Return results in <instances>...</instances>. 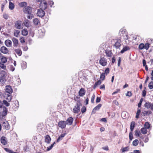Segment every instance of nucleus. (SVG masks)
I'll return each instance as SVG.
<instances>
[{
	"instance_id": "1",
	"label": "nucleus",
	"mask_w": 153,
	"mask_h": 153,
	"mask_svg": "<svg viewBox=\"0 0 153 153\" xmlns=\"http://www.w3.org/2000/svg\"><path fill=\"white\" fill-rule=\"evenodd\" d=\"M23 11L25 13L27 14V17L28 19H31L34 17L31 7L27 6L23 9Z\"/></svg>"
},
{
	"instance_id": "2",
	"label": "nucleus",
	"mask_w": 153,
	"mask_h": 153,
	"mask_svg": "<svg viewBox=\"0 0 153 153\" xmlns=\"http://www.w3.org/2000/svg\"><path fill=\"white\" fill-rule=\"evenodd\" d=\"M3 111L0 112V119L1 120H3L5 119L7 114V109L6 107L4 106L3 107Z\"/></svg>"
},
{
	"instance_id": "3",
	"label": "nucleus",
	"mask_w": 153,
	"mask_h": 153,
	"mask_svg": "<svg viewBox=\"0 0 153 153\" xmlns=\"http://www.w3.org/2000/svg\"><path fill=\"white\" fill-rule=\"evenodd\" d=\"M81 105L80 102H78L76 105L74 107L73 109L74 112L75 113H78L80 110V106Z\"/></svg>"
},
{
	"instance_id": "4",
	"label": "nucleus",
	"mask_w": 153,
	"mask_h": 153,
	"mask_svg": "<svg viewBox=\"0 0 153 153\" xmlns=\"http://www.w3.org/2000/svg\"><path fill=\"white\" fill-rule=\"evenodd\" d=\"M47 4L46 1L45 0L42 1L40 4V9L45 10L47 8Z\"/></svg>"
},
{
	"instance_id": "5",
	"label": "nucleus",
	"mask_w": 153,
	"mask_h": 153,
	"mask_svg": "<svg viewBox=\"0 0 153 153\" xmlns=\"http://www.w3.org/2000/svg\"><path fill=\"white\" fill-rule=\"evenodd\" d=\"M99 63L102 66H105L107 63V59L104 57H101L100 59Z\"/></svg>"
},
{
	"instance_id": "6",
	"label": "nucleus",
	"mask_w": 153,
	"mask_h": 153,
	"mask_svg": "<svg viewBox=\"0 0 153 153\" xmlns=\"http://www.w3.org/2000/svg\"><path fill=\"white\" fill-rule=\"evenodd\" d=\"M15 26L17 29H22V26L23 23L21 21H17L15 23Z\"/></svg>"
},
{
	"instance_id": "7",
	"label": "nucleus",
	"mask_w": 153,
	"mask_h": 153,
	"mask_svg": "<svg viewBox=\"0 0 153 153\" xmlns=\"http://www.w3.org/2000/svg\"><path fill=\"white\" fill-rule=\"evenodd\" d=\"M45 14V11L43 10L40 9L38 10L37 13V16L42 18L44 16Z\"/></svg>"
},
{
	"instance_id": "8",
	"label": "nucleus",
	"mask_w": 153,
	"mask_h": 153,
	"mask_svg": "<svg viewBox=\"0 0 153 153\" xmlns=\"http://www.w3.org/2000/svg\"><path fill=\"white\" fill-rule=\"evenodd\" d=\"M3 96L5 99L8 102H10L12 99L11 95L10 94L4 93Z\"/></svg>"
},
{
	"instance_id": "9",
	"label": "nucleus",
	"mask_w": 153,
	"mask_h": 153,
	"mask_svg": "<svg viewBox=\"0 0 153 153\" xmlns=\"http://www.w3.org/2000/svg\"><path fill=\"white\" fill-rule=\"evenodd\" d=\"M115 42L114 44V46L115 48L117 49L119 48L121 46V41L120 39H116Z\"/></svg>"
},
{
	"instance_id": "10",
	"label": "nucleus",
	"mask_w": 153,
	"mask_h": 153,
	"mask_svg": "<svg viewBox=\"0 0 153 153\" xmlns=\"http://www.w3.org/2000/svg\"><path fill=\"white\" fill-rule=\"evenodd\" d=\"M13 91L10 86L7 85L6 86L5 92L6 94H11Z\"/></svg>"
},
{
	"instance_id": "11",
	"label": "nucleus",
	"mask_w": 153,
	"mask_h": 153,
	"mask_svg": "<svg viewBox=\"0 0 153 153\" xmlns=\"http://www.w3.org/2000/svg\"><path fill=\"white\" fill-rule=\"evenodd\" d=\"M12 40L13 43V46L14 48H17L18 47L19 45L18 40L14 37L12 39Z\"/></svg>"
},
{
	"instance_id": "12",
	"label": "nucleus",
	"mask_w": 153,
	"mask_h": 153,
	"mask_svg": "<svg viewBox=\"0 0 153 153\" xmlns=\"http://www.w3.org/2000/svg\"><path fill=\"white\" fill-rule=\"evenodd\" d=\"M2 126L5 129L7 130L9 129L10 127L8 123L6 120L3 122Z\"/></svg>"
},
{
	"instance_id": "13",
	"label": "nucleus",
	"mask_w": 153,
	"mask_h": 153,
	"mask_svg": "<svg viewBox=\"0 0 153 153\" xmlns=\"http://www.w3.org/2000/svg\"><path fill=\"white\" fill-rule=\"evenodd\" d=\"M1 52L4 54H6L9 51L8 49L5 46L1 47L0 49Z\"/></svg>"
},
{
	"instance_id": "14",
	"label": "nucleus",
	"mask_w": 153,
	"mask_h": 153,
	"mask_svg": "<svg viewBox=\"0 0 153 153\" xmlns=\"http://www.w3.org/2000/svg\"><path fill=\"white\" fill-rule=\"evenodd\" d=\"M66 123L64 121H61L58 123V126L62 128H65Z\"/></svg>"
},
{
	"instance_id": "15",
	"label": "nucleus",
	"mask_w": 153,
	"mask_h": 153,
	"mask_svg": "<svg viewBox=\"0 0 153 153\" xmlns=\"http://www.w3.org/2000/svg\"><path fill=\"white\" fill-rule=\"evenodd\" d=\"M23 24L27 28L30 27L31 25L30 21L27 19L25 20L24 22H23Z\"/></svg>"
},
{
	"instance_id": "16",
	"label": "nucleus",
	"mask_w": 153,
	"mask_h": 153,
	"mask_svg": "<svg viewBox=\"0 0 153 153\" xmlns=\"http://www.w3.org/2000/svg\"><path fill=\"white\" fill-rule=\"evenodd\" d=\"M6 81L5 75H1L0 76V82L2 84L4 83Z\"/></svg>"
},
{
	"instance_id": "17",
	"label": "nucleus",
	"mask_w": 153,
	"mask_h": 153,
	"mask_svg": "<svg viewBox=\"0 0 153 153\" xmlns=\"http://www.w3.org/2000/svg\"><path fill=\"white\" fill-rule=\"evenodd\" d=\"M73 119L72 117H69L65 122L67 124L71 125L73 123Z\"/></svg>"
},
{
	"instance_id": "18",
	"label": "nucleus",
	"mask_w": 153,
	"mask_h": 153,
	"mask_svg": "<svg viewBox=\"0 0 153 153\" xmlns=\"http://www.w3.org/2000/svg\"><path fill=\"white\" fill-rule=\"evenodd\" d=\"M1 143L4 145H6L7 143L6 138L4 137H2L1 140Z\"/></svg>"
},
{
	"instance_id": "19",
	"label": "nucleus",
	"mask_w": 153,
	"mask_h": 153,
	"mask_svg": "<svg viewBox=\"0 0 153 153\" xmlns=\"http://www.w3.org/2000/svg\"><path fill=\"white\" fill-rule=\"evenodd\" d=\"M6 45L8 47H10L12 46V42L10 40H6L5 42Z\"/></svg>"
},
{
	"instance_id": "20",
	"label": "nucleus",
	"mask_w": 153,
	"mask_h": 153,
	"mask_svg": "<svg viewBox=\"0 0 153 153\" xmlns=\"http://www.w3.org/2000/svg\"><path fill=\"white\" fill-rule=\"evenodd\" d=\"M15 53L19 56H21L22 53L21 50L20 48L15 49H14Z\"/></svg>"
},
{
	"instance_id": "21",
	"label": "nucleus",
	"mask_w": 153,
	"mask_h": 153,
	"mask_svg": "<svg viewBox=\"0 0 153 153\" xmlns=\"http://www.w3.org/2000/svg\"><path fill=\"white\" fill-rule=\"evenodd\" d=\"M38 31L40 37H42L44 35L45 33V29H39Z\"/></svg>"
},
{
	"instance_id": "22",
	"label": "nucleus",
	"mask_w": 153,
	"mask_h": 153,
	"mask_svg": "<svg viewBox=\"0 0 153 153\" xmlns=\"http://www.w3.org/2000/svg\"><path fill=\"white\" fill-rule=\"evenodd\" d=\"M101 106L102 105L101 104H99L97 106L93 109L92 111V112L95 113V111L97 110H99Z\"/></svg>"
},
{
	"instance_id": "23",
	"label": "nucleus",
	"mask_w": 153,
	"mask_h": 153,
	"mask_svg": "<svg viewBox=\"0 0 153 153\" xmlns=\"http://www.w3.org/2000/svg\"><path fill=\"white\" fill-rule=\"evenodd\" d=\"M51 140V138L48 135H46L45 137V142L47 143H49Z\"/></svg>"
},
{
	"instance_id": "24",
	"label": "nucleus",
	"mask_w": 153,
	"mask_h": 153,
	"mask_svg": "<svg viewBox=\"0 0 153 153\" xmlns=\"http://www.w3.org/2000/svg\"><path fill=\"white\" fill-rule=\"evenodd\" d=\"M142 113L143 114V116H145L146 115H147L151 114L152 113V112L150 111H143L142 112Z\"/></svg>"
},
{
	"instance_id": "25",
	"label": "nucleus",
	"mask_w": 153,
	"mask_h": 153,
	"mask_svg": "<svg viewBox=\"0 0 153 153\" xmlns=\"http://www.w3.org/2000/svg\"><path fill=\"white\" fill-rule=\"evenodd\" d=\"M66 134V133L62 134L58 138L57 140V142H59V141L62 140L63 137Z\"/></svg>"
},
{
	"instance_id": "26",
	"label": "nucleus",
	"mask_w": 153,
	"mask_h": 153,
	"mask_svg": "<svg viewBox=\"0 0 153 153\" xmlns=\"http://www.w3.org/2000/svg\"><path fill=\"white\" fill-rule=\"evenodd\" d=\"M135 123L134 121H132L131 122L130 125V130L131 131H132L135 127Z\"/></svg>"
},
{
	"instance_id": "27",
	"label": "nucleus",
	"mask_w": 153,
	"mask_h": 153,
	"mask_svg": "<svg viewBox=\"0 0 153 153\" xmlns=\"http://www.w3.org/2000/svg\"><path fill=\"white\" fill-rule=\"evenodd\" d=\"M130 48L129 47L125 46L124 47L123 49L121 51L120 53H123L125 52L130 50Z\"/></svg>"
},
{
	"instance_id": "28",
	"label": "nucleus",
	"mask_w": 153,
	"mask_h": 153,
	"mask_svg": "<svg viewBox=\"0 0 153 153\" xmlns=\"http://www.w3.org/2000/svg\"><path fill=\"white\" fill-rule=\"evenodd\" d=\"M79 95L80 96H83L85 94V92L83 88H81L79 92Z\"/></svg>"
},
{
	"instance_id": "29",
	"label": "nucleus",
	"mask_w": 153,
	"mask_h": 153,
	"mask_svg": "<svg viewBox=\"0 0 153 153\" xmlns=\"http://www.w3.org/2000/svg\"><path fill=\"white\" fill-rule=\"evenodd\" d=\"M1 62H1L3 63H6L7 61V58L4 56H2L1 58Z\"/></svg>"
},
{
	"instance_id": "30",
	"label": "nucleus",
	"mask_w": 153,
	"mask_h": 153,
	"mask_svg": "<svg viewBox=\"0 0 153 153\" xmlns=\"http://www.w3.org/2000/svg\"><path fill=\"white\" fill-rule=\"evenodd\" d=\"M141 132L143 134H146L147 133V128L145 127H143L140 129Z\"/></svg>"
},
{
	"instance_id": "31",
	"label": "nucleus",
	"mask_w": 153,
	"mask_h": 153,
	"mask_svg": "<svg viewBox=\"0 0 153 153\" xmlns=\"http://www.w3.org/2000/svg\"><path fill=\"white\" fill-rule=\"evenodd\" d=\"M14 4L11 2L10 1L9 6V8L11 10H12L14 9Z\"/></svg>"
},
{
	"instance_id": "32",
	"label": "nucleus",
	"mask_w": 153,
	"mask_h": 153,
	"mask_svg": "<svg viewBox=\"0 0 153 153\" xmlns=\"http://www.w3.org/2000/svg\"><path fill=\"white\" fill-rule=\"evenodd\" d=\"M34 24L36 25H38L40 23V22L37 18H35L33 20Z\"/></svg>"
},
{
	"instance_id": "33",
	"label": "nucleus",
	"mask_w": 153,
	"mask_h": 153,
	"mask_svg": "<svg viewBox=\"0 0 153 153\" xmlns=\"http://www.w3.org/2000/svg\"><path fill=\"white\" fill-rule=\"evenodd\" d=\"M28 31L27 29H23L22 31V34L24 36H26L28 34Z\"/></svg>"
},
{
	"instance_id": "34",
	"label": "nucleus",
	"mask_w": 153,
	"mask_h": 153,
	"mask_svg": "<svg viewBox=\"0 0 153 153\" xmlns=\"http://www.w3.org/2000/svg\"><path fill=\"white\" fill-rule=\"evenodd\" d=\"M152 104V103H150L149 102H146L144 104V106L145 107H146L147 108H150Z\"/></svg>"
},
{
	"instance_id": "35",
	"label": "nucleus",
	"mask_w": 153,
	"mask_h": 153,
	"mask_svg": "<svg viewBox=\"0 0 153 153\" xmlns=\"http://www.w3.org/2000/svg\"><path fill=\"white\" fill-rule=\"evenodd\" d=\"M101 82V81L100 80H99L97 82H95L94 86V88L95 89L97 85H100Z\"/></svg>"
},
{
	"instance_id": "36",
	"label": "nucleus",
	"mask_w": 153,
	"mask_h": 153,
	"mask_svg": "<svg viewBox=\"0 0 153 153\" xmlns=\"http://www.w3.org/2000/svg\"><path fill=\"white\" fill-rule=\"evenodd\" d=\"M129 148L128 146L124 147L121 149L122 152H124L128 151L129 150Z\"/></svg>"
},
{
	"instance_id": "37",
	"label": "nucleus",
	"mask_w": 153,
	"mask_h": 153,
	"mask_svg": "<svg viewBox=\"0 0 153 153\" xmlns=\"http://www.w3.org/2000/svg\"><path fill=\"white\" fill-rule=\"evenodd\" d=\"M105 53L106 55L108 57H111V51L108 50H106L105 51Z\"/></svg>"
},
{
	"instance_id": "38",
	"label": "nucleus",
	"mask_w": 153,
	"mask_h": 153,
	"mask_svg": "<svg viewBox=\"0 0 153 153\" xmlns=\"http://www.w3.org/2000/svg\"><path fill=\"white\" fill-rule=\"evenodd\" d=\"M138 140L137 139H136L133 141L132 144L133 146H136L138 145Z\"/></svg>"
},
{
	"instance_id": "39",
	"label": "nucleus",
	"mask_w": 153,
	"mask_h": 153,
	"mask_svg": "<svg viewBox=\"0 0 153 153\" xmlns=\"http://www.w3.org/2000/svg\"><path fill=\"white\" fill-rule=\"evenodd\" d=\"M141 112V110L140 109H138L137 110V111L136 113V116L135 117L137 119H138L139 118V115Z\"/></svg>"
},
{
	"instance_id": "40",
	"label": "nucleus",
	"mask_w": 153,
	"mask_h": 153,
	"mask_svg": "<svg viewBox=\"0 0 153 153\" xmlns=\"http://www.w3.org/2000/svg\"><path fill=\"white\" fill-rule=\"evenodd\" d=\"M20 33V31L18 30H16L14 32V35L16 37L18 36L19 34Z\"/></svg>"
},
{
	"instance_id": "41",
	"label": "nucleus",
	"mask_w": 153,
	"mask_h": 153,
	"mask_svg": "<svg viewBox=\"0 0 153 153\" xmlns=\"http://www.w3.org/2000/svg\"><path fill=\"white\" fill-rule=\"evenodd\" d=\"M144 126L146 128L149 129L150 128V124L148 122H146L144 125Z\"/></svg>"
},
{
	"instance_id": "42",
	"label": "nucleus",
	"mask_w": 153,
	"mask_h": 153,
	"mask_svg": "<svg viewBox=\"0 0 153 153\" xmlns=\"http://www.w3.org/2000/svg\"><path fill=\"white\" fill-rule=\"evenodd\" d=\"M0 67L3 69H6V67L5 65L4 64V63L0 62Z\"/></svg>"
},
{
	"instance_id": "43",
	"label": "nucleus",
	"mask_w": 153,
	"mask_h": 153,
	"mask_svg": "<svg viewBox=\"0 0 153 153\" xmlns=\"http://www.w3.org/2000/svg\"><path fill=\"white\" fill-rule=\"evenodd\" d=\"M3 104H4L6 106H10V104L6 100H4L3 101Z\"/></svg>"
},
{
	"instance_id": "44",
	"label": "nucleus",
	"mask_w": 153,
	"mask_h": 153,
	"mask_svg": "<svg viewBox=\"0 0 153 153\" xmlns=\"http://www.w3.org/2000/svg\"><path fill=\"white\" fill-rule=\"evenodd\" d=\"M144 45L143 43L140 44L139 46V48L140 49L142 50L144 49Z\"/></svg>"
},
{
	"instance_id": "45",
	"label": "nucleus",
	"mask_w": 153,
	"mask_h": 153,
	"mask_svg": "<svg viewBox=\"0 0 153 153\" xmlns=\"http://www.w3.org/2000/svg\"><path fill=\"white\" fill-rule=\"evenodd\" d=\"M149 87L150 89L153 88V82H151L149 84Z\"/></svg>"
},
{
	"instance_id": "46",
	"label": "nucleus",
	"mask_w": 153,
	"mask_h": 153,
	"mask_svg": "<svg viewBox=\"0 0 153 153\" xmlns=\"http://www.w3.org/2000/svg\"><path fill=\"white\" fill-rule=\"evenodd\" d=\"M105 78V73H102L100 75V78L102 80H103Z\"/></svg>"
},
{
	"instance_id": "47",
	"label": "nucleus",
	"mask_w": 153,
	"mask_h": 153,
	"mask_svg": "<svg viewBox=\"0 0 153 153\" xmlns=\"http://www.w3.org/2000/svg\"><path fill=\"white\" fill-rule=\"evenodd\" d=\"M149 43H147L144 45V49H146V50H147L149 47Z\"/></svg>"
},
{
	"instance_id": "48",
	"label": "nucleus",
	"mask_w": 153,
	"mask_h": 153,
	"mask_svg": "<svg viewBox=\"0 0 153 153\" xmlns=\"http://www.w3.org/2000/svg\"><path fill=\"white\" fill-rule=\"evenodd\" d=\"M140 132L139 131L136 130L135 132V135L136 136L139 137L140 134Z\"/></svg>"
},
{
	"instance_id": "49",
	"label": "nucleus",
	"mask_w": 153,
	"mask_h": 153,
	"mask_svg": "<svg viewBox=\"0 0 153 153\" xmlns=\"http://www.w3.org/2000/svg\"><path fill=\"white\" fill-rule=\"evenodd\" d=\"M143 100V99L142 98H141L139 102L138 103V106L139 108H140L141 107L142 103Z\"/></svg>"
},
{
	"instance_id": "50",
	"label": "nucleus",
	"mask_w": 153,
	"mask_h": 153,
	"mask_svg": "<svg viewBox=\"0 0 153 153\" xmlns=\"http://www.w3.org/2000/svg\"><path fill=\"white\" fill-rule=\"evenodd\" d=\"M147 42L149 44H151L153 42V39L151 38H149L147 39Z\"/></svg>"
},
{
	"instance_id": "51",
	"label": "nucleus",
	"mask_w": 153,
	"mask_h": 153,
	"mask_svg": "<svg viewBox=\"0 0 153 153\" xmlns=\"http://www.w3.org/2000/svg\"><path fill=\"white\" fill-rule=\"evenodd\" d=\"M129 138L130 140H132L133 139V134L132 131L130 132L129 134Z\"/></svg>"
},
{
	"instance_id": "52",
	"label": "nucleus",
	"mask_w": 153,
	"mask_h": 153,
	"mask_svg": "<svg viewBox=\"0 0 153 153\" xmlns=\"http://www.w3.org/2000/svg\"><path fill=\"white\" fill-rule=\"evenodd\" d=\"M27 3L25 2H23L20 3V6L22 7H23L27 5Z\"/></svg>"
},
{
	"instance_id": "53",
	"label": "nucleus",
	"mask_w": 153,
	"mask_h": 153,
	"mask_svg": "<svg viewBox=\"0 0 153 153\" xmlns=\"http://www.w3.org/2000/svg\"><path fill=\"white\" fill-rule=\"evenodd\" d=\"M118 63L117 65L119 67L120 66V64L121 61V58L120 57H119L117 59Z\"/></svg>"
},
{
	"instance_id": "54",
	"label": "nucleus",
	"mask_w": 153,
	"mask_h": 153,
	"mask_svg": "<svg viewBox=\"0 0 153 153\" xmlns=\"http://www.w3.org/2000/svg\"><path fill=\"white\" fill-rule=\"evenodd\" d=\"M4 149L6 152H7L9 153H12V150L9 149L7 148H4Z\"/></svg>"
},
{
	"instance_id": "55",
	"label": "nucleus",
	"mask_w": 153,
	"mask_h": 153,
	"mask_svg": "<svg viewBox=\"0 0 153 153\" xmlns=\"http://www.w3.org/2000/svg\"><path fill=\"white\" fill-rule=\"evenodd\" d=\"M86 108L85 107L83 106L82 108H81V112L82 113H84L86 111Z\"/></svg>"
},
{
	"instance_id": "56",
	"label": "nucleus",
	"mask_w": 153,
	"mask_h": 153,
	"mask_svg": "<svg viewBox=\"0 0 153 153\" xmlns=\"http://www.w3.org/2000/svg\"><path fill=\"white\" fill-rule=\"evenodd\" d=\"M20 42L22 43L25 42V39L24 37H21L20 39Z\"/></svg>"
},
{
	"instance_id": "57",
	"label": "nucleus",
	"mask_w": 153,
	"mask_h": 153,
	"mask_svg": "<svg viewBox=\"0 0 153 153\" xmlns=\"http://www.w3.org/2000/svg\"><path fill=\"white\" fill-rule=\"evenodd\" d=\"M109 72V69L108 68H107L105 71V74H108Z\"/></svg>"
},
{
	"instance_id": "58",
	"label": "nucleus",
	"mask_w": 153,
	"mask_h": 153,
	"mask_svg": "<svg viewBox=\"0 0 153 153\" xmlns=\"http://www.w3.org/2000/svg\"><path fill=\"white\" fill-rule=\"evenodd\" d=\"M95 96L94 94H93L91 97V102L92 103H93L94 102V100L95 99Z\"/></svg>"
},
{
	"instance_id": "59",
	"label": "nucleus",
	"mask_w": 153,
	"mask_h": 153,
	"mask_svg": "<svg viewBox=\"0 0 153 153\" xmlns=\"http://www.w3.org/2000/svg\"><path fill=\"white\" fill-rule=\"evenodd\" d=\"M126 95L129 97H131L132 95V94L130 92L128 91L126 94Z\"/></svg>"
},
{
	"instance_id": "60",
	"label": "nucleus",
	"mask_w": 153,
	"mask_h": 153,
	"mask_svg": "<svg viewBox=\"0 0 153 153\" xmlns=\"http://www.w3.org/2000/svg\"><path fill=\"white\" fill-rule=\"evenodd\" d=\"M146 94V91L144 89L143 90L142 93V95L143 97H145Z\"/></svg>"
},
{
	"instance_id": "61",
	"label": "nucleus",
	"mask_w": 153,
	"mask_h": 153,
	"mask_svg": "<svg viewBox=\"0 0 153 153\" xmlns=\"http://www.w3.org/2000/svg\"><path fill=\"white\" fill-rule=\"evenodd\" d=\"M101 100V98L100 97H97V98L96 100V102L97 103L99 102H100Z\"/></svg>"
},
{
	"instance_id": "62",
	"label": "nucleus",
	"mask_w": 153,
	"mask_h": 153,
	"mask_svg": "<svg viewBox=\"0 0 153 153\" xmlns=\"http://www.w3.org/2000/svg\"><path fill=\"white\" fill-rule=\"evenodd\" d=\"M3 16L4 18L5 19H7L8 18V16L7 14H4Z\"/></svg>"
},
{
	"instance_id": "63",
	"label": "nucleus",
	"mask_w": 153,
	"mask_h": 153,
	"mask_svg": "<svg viewBox=\"0 0 153 153\" xmlns=\"http://www.w3.org/2000/svg\"><path fill=\"white\" fill-rule=\"evenodd\" d=\"M22 48L23 50L25 51H27L28 49V48L27 46H25L24 47H23Z\"/></svg>"
},
{
	"instance_id": "64",
	"label": "nucleus",
	"mask_w": 153,
	"mask_h": 153,
	"mask_svg": "<svg viewBox=\"0 0 153 153\" xmlns=\"http://www.w3.org/2000/svg\"><path fill=\"white\" fill-rule=\"evenodd\" d=\"M102 149H104V150H108V146H105V147H103L102 148Z\"/></svg>"
}]
</instances>
